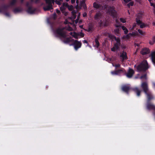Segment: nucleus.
<instances>
[{
    "mask_svg": "<svg viewBox=\"0 0 155 155\" xmlns=\"http://www.w3.org/2000/svg\"><path fill=\"white\" fill-rule=\"evenodd\" d=\"M65 29V28H58L55 31V33L61 37L62 40L64 43H67L72 42V39L71 38L67 37L68 33L64 31Z\"/></svg>",
    "mask_w": 155,
    "mask_h": 155,
    "instance_id": "obj_1",
    "label": "nucleus"
},
{
    "mask_svg": "<svg viewBox=\"0 0 155 155\" xmlns=\"http://www.w3.org/2000/svg\"><path fill=\"white\" fill-rule=\"evenodd\" d=\"M108 36L111 39H114L116 41V43L114 44V46L111 48V51L114 52L117 51L119 48L120 39L118 38H116L114 36L111 34H109Z\"/></svg>",
    "mask_w": 155,
    "mask_h": 155,
    "instance_id": "obj_2",
    "label": "nucleus"
},
{
    "mask_svg": "<svg viewBox=\"0 0 155 155\" xmlns=\"http://www.w3.org/2000/svg\"><path fill=\"white\" fill-rule=\"evenodd\" d=\"M141 87L143 89V90L145 92V93L147 96V97L148 99V100L149 101L150 99L152 98V97H150L151 95L150 94H148L147 93L148 92V88L147 83L146 82H142L141 84Z\"/></svg>",
    "mask_w": 155,
    "mask_h": 155,
    "instance_id": "obj_3",
    "label": "nucleus"
},
{
    "mask_svg": "<svg viewBox=\"0 0 155 155\" xmlns=\"http://www.w3.org/2000/svg\"><path fill=\"white\" fill-rule=\"evenodd\" d=\"M148 68V66L147 61H144L137 67V70L138 71L147 69Z\"/></svg>",
    "mask_w": 155,
    "mask_h": 155,
    "instance_id": "obj_4",
    "label": "nucleus"
},
{
    "mask_svg": "<svg viewBox=\"0 0 155 155\" xmlns=\"http://www.w3.org/2000/svg\"><path fill=\"white\" fill-rule=\"evenodd\" d=\"M45 1L47 5L44 7V10H48L52 8V3L54 2V0H45Z\"/></svg>",
    "mask_w": 155,
    "mask_h": 155,
    "instance_id": "obj_5",
    "label": "nucleus"
},
{
    "mask_svg": "<svg viewBox=\"0 0 155 155\" xmlns=\"http://www.w3.org/2000/svg\"><path fill=\"white\" fill-rule=\"evenodd\" d=\"M104 9H106V12L108 13L109 14L114 16L116 14V12L113 7H107L106 5L104 7Z\"/></svg>",
    "mask_w": 155,
    "mask_h": 155,
    "instance_id": "obj_6",
    "label": "nucleus"
},
{
    "mask_svg": "<svg viewBox=\"0 0 155 155\" xmlns=\"http://www.w3.org/2000/svg\"><path fill=\"white\" fill-rule=\"evenodd\" d=\"M70 45H73L75 49L77 50L78 48H80L81 45V42L75 40L73 44Z\"/></svg>",
    "mask_w": 155,
    "mask_h": 155,
    "instance_id": "obj_7",
    "label": "nucleus"
},
{
    "mask_svg": "<svg viewBox=\"0 0 155 155\" xmlns=\"http://www.w3.org/2000/svg\"><path fill=\"white\" fill-rule=\"evenodd\" d=\"M69 34L72 37L76 38H79V36L81 37H83L84 36V34L82 32H81L79 34H77L75 32H71L69 33Z\"/></svg>",
    "mask_w": 155,
    "mask_h": 155,
    "instance_id": "obj_8",
    "label": "nucleus"
},
{
    "mask_svg": "<svg viewBox=\"0 0 155 155\" xmlns=\"http://www.w3.org/2000/svg\"><path fill=\"white\" fill-rule=\"evenodd\" d=\"M134 74V71L131 68H129V71L126 74L127 77L128 78H131Z\"/></svg>",
    "mask_w": 155,
    "mask_h": 155,
    "instance_id": "obj_9",
    "label": "nucleus"
},
{
    "mask_svg": "<svg viewBox=\"0 0 155 155\" xmlns=\"http://www.w3.org/2000/svg\"><path fill=\"white\" fill-rule=\"evenodd\" d=\"M130 87L129 84L127 85H124L122 87V90L126 93H127L130 90Z\"/></svg>",
    "mask_w": 155,
    "mask_h": 155,
    "instance_id": "obj_10",
    "label": "nucleus"
},
{
    "mask_svg": "<svg viewBox=\"0 0 155 155\" xmlns=\"http://www.w3.org/2000/svg\"><path fill=\"white\" fill-rule=\"evenodd\" d=\"M95 19L97 21H99L102 18V15L100 13H97L94 17Z\"/></svg>",
    "mask_w": 155,
    "mask_h": 155,
    "instance_id": "obj_11",
    "label": "nucleus"
},
{
    "mask_svg": "<svg viewBox=\"0 0 155 155\" xmlns=\"http://www.w3.org/2000/svg\"><path fill=\"white\" fill-rule=\"evenodd\" d=\"M68 6V4L67 3H64L60 7V10L62 13L64 12V10Z\"/></svg>",
    "mask_w": 155,
    "mask_h": 155,
    "instance_id": "obj_12",
    "label": "nucleus"
},
{
    "mask_svg": "<svg viewBox=\"0 0 155 155\" xmlns=\"http://www.w3.org/2000/svg\"><path fill=\"white\" fill-rule=\"evenodd\" d=\"M123 69H121L115 71L111 72V73L112 75H119L120 74L123 73Z\"/></svg>",
    "mask_w": 155,
    "mask_h": 155,
    "instance_id": "obj_13",
    "label": "nucleus"
},
{
    "mask_svg": "<svg viewBox=\"0 0 155 155\" xmlns=\"http://www.w3.org/2000/svg\"><path fill=\"white\" fill-rule=\"evenodd\" d=\"M142 16L141 14H138L137 15V18H136V21L137 23H141V19Z\"/></svg>",
    "mask_w": 155,
    "mask_h": 155,
    "instance_id": "obj_14",
    "label": "nucleus"
},
{
    "mask_svg": "<svg viewBox=\"0 0 155 155\" xmlns=\"http://www.w3.org/2000/svg\"><path fill=\"white\" fill-rule=\"evenodd\" d=\"M149 53V51L147 48H144L141 51V54L143 55H145Z\"/></svg>",
    "mask_w": 155,
    "mask_h": 155,
    "instance_id": "obj_15",
    "label": "nucleus"
},
{
    "mask_svg": "<svg viewBox=\"0 0 155 155\" xmlns=\"http://www.w3.org/2000/svg\"><path fill=\"white\" fill-rule=\"evenodd\" d=\"M138 25L139 24L140 25V27L141 28H144L146 27H147L149 25L147 24L146 23H142L141 22V23H137Z\"/></svg>",
    "mask_w": 155,
    "mask_h": 155,
    "instance_id": "obj_16",
    "label": "nucleus"
},
{
    "mask_svg": "<svg viewBox=\"0 0 155 155\" xmlns=\"http://www.w3.org/2000/svg\"><path fill=\"white\" fill-rule=\"evenodd\" d=\"M76 13V12L74 11H73L72 12V16L71 18H69L70 19H71L72 21H73V20L76 18V15L75 14Z\"/></svg>",
    "mask_w": 155,
    "mask_h": 155,
    "instance_id": "obj_17",
    "label": "nucleus"
},
{
    "mask_svg": "<svg viewBox=\"0 0 155 155\" xmlns=\"http://www.w3.org/2000/svg\"><path fill=\"white\" fill-rule=\"evenodd\" d=\"M121 58L123 61L127 58L126 53L125 52H123L120 55Z\"/></svg>",
    "mask_w": 155,
    "mask_h": 155,
    "instance_id": "obj_18",
    "label": "nucleus"
},
{
    "mask_svg": "<svg viewBox=\"0 0 155 155\" xmlns=\"http://www.w3.org/2000/svg\"><path fill=\"white\" fill-rule=\"evenodd\" d=\"M134 91L135 93H136L137 96H139L140 95V93L141 91L137 87L135 88L134 89Z\"/></svg>",
    "mask_w": 155,
    "mask_h": 155,
    "instance_id": "obj_19",
    "label": "nucleus"
},
{
    "mask_svg": "<svg viewBox=\"0 0 155 155\" xmlns=\"http://www.w3.org/2000/svg\"><path fill=\"white\" fill-rule=\"evenodd\" d=\"M147 107L148 109H154L155 108L153 105L151 104H147Z\"/></svg>",
    "mask_w": 155,
    "mask_h": 155,
    "instance_id": "obj_20",
    "label": "nucleus"
},
{
    "mask_svg": "<svg viewBox=\"0 0 155 155\" xmlns=\"http://www.w3.org/2000/svg\"><path fill=\"white\" fill-rule=\"evenodd\" d=\"M93 5L94 7L95 8H99L100 9H101L100 5L97 3L94 2V3Z\"/></svg>",
    "mask_w": 155,
    "mask_h": 155,
    "instance_id": "obj_21",
    "label": "nucleus"
},
{
    "mask_svg": "<svg viewBox=\"0 0 155 155\" xmlns=\"http://www.w3.org/2000/svg\"><path fill=\"white\" fill-rule=\"evenodd\" d=\"M132 35L131 34H128L125 36H123L122 37V38L123 39H125V40L129 38L130 37V36H131Z\"/></svg>",
    "mask_w": 155,
    "mask_h": 155,
    "instance_id": "obj_22",
    "label": "nucleus"
},
{
    "mask_svg": "<svg viewBox=\"0 0 155 155\" xmlns=\"http://www.w3.org/2000/svg\"><path fill=\"white\" fill-rule=\"evenodd\" d=\"M149 1L151 5L155 8V0H149Z\"/></svg>",
    "mask_w": 155,
    "mask_h": 155,
    "instance_id": "obj_23",
    "label": "nucleus"
},
{
    "mask_svg": "<svg viewBox=\"0 0 155 155\" xmlns=\"http://www.w3.org/2000/svg\"><path fill=\"white\" fill-rule=\"evenodd\" d=\"M121 28L124 31L125 34H126L127 33L128 30L126 27L124 26H122Z\"/></svg>",
    "mask_w": 155,
    "mask_h": 155,
    "instance_id": "obj_24",
    "label": "nucleus"
},
{
    "mask_svg": "<svg viewBox=\"0 0 155 155\" xmlns=\"http://www.w3.org/2000/svg\"><path fill=\"white\" fill-rule=\"evenodd\" d=\"M152 59L153 61L155 63V51L152 54Z\"/></svg>",
    "mask_w": 155,
    "mask_h": 155,
    "instance_id": "obj_25",
    "label": "nucleus"
},
{
    "mask_svg": "<svg viewBox=\"0 0 155 155\" xmlns=\"http://www.w3.org/2000/svg\"><path fill=\"white\" fill-rule=\"evenodd\" d=\"M77 13L78 14V17H77V19L75 21V23H76V24L78 22V20L79 18V16L80 15V13L78 12Z\"/></svg>",
    "mask_w": 155,
    "mask_h": 155,
    "instance_id": "obj_26",
    "label": "nucleus"
},
{
    "mask_svg": "<svg viewBox=\"0 0 155 155\" xmlns=\"http://www.w3.org/2000/svg\"><path fill=\"white\" fill-rule=\"evenodd\" d=\"M95 43L96 44V45H94V47H98L99 45V43L97 39H96L95 40Z\"/></svg>",
    "mask_w": 155,
    "mask_h": 155,
    "instance_id": "obj_27",
    "label": "nucleus"
},
{
    "mask_svg": "<svg viewBox=\"0 0 155 155\" xmlns=\"http://www.w3.org/2000/svg\"><path fill=\"white\" fill-rule=\"evenodd\" d=\"M81 6H83L84 8H85L86 7V5L84 1H83L81 2Z\"/></svg>",
    "mask_w": 155,
    "mask_h": 155,
    "instance_id": "obj_28",
    "label": "nucleus"
},
{
    "mask_svg": "<svg viewBox=\"0 0 155 155\" xmlns=\"http://www.w3.org/2000/svg\"><path fill=\"white\" fill-rule=\"evenodd\" d=\"M138 31L139 33L141 35H143L145 34V32H144L143 31L141 30L140 29H138Z\"/></svg>",
    "mask_w": 155,
    "mask_h": 155,
    "instance_id": "obj_29",
    "label": "nucleus"
},
{
    "mask_svg": "<svg viewBox=\"0 0 155 155\" xmlns=\"http://www.w3.org/2000/svg\"><path fill=\"white\" fill-rule=\"evenodd\" d=\"M112 65L113 66H114L116 68H119L120 66V65L119 64H114L112 63Z\"/></svg>",
    "mask_w": 155,
    "mask_h": 155,
    "instance_id": "obj_30",
    "label": "nucleus"
},
{
    "mask_svg": "<svg viewBox=\"0 0 155 155\" xmlns=\"http://www.w3.org/2000/svg\"><path fill=\"white\" fill-rule=\"evenodd\" d=\"M153 42H152L151 41L150 42V44L151 45L153 44L154 43H155V37H153L152 39Z\"/></svg>",
    "mask_w": 155,
    "mask_h": 155,
    "instance_id": "obj_31",
    "label": "nucleus"
},
{
    "mask_svg": "<svg viewBox=\"0 0 155 155\" xmlns=\"http://www.w3.org/2000/svg\"><path fill=\"white\" fill-rule=\"evenodd\" d=\"M67 7L68 8V9L69 10H72L73 8V7L72 5L68 6V5Z\"/></svg>",
    "mask_w": 155,
    "mask_h": 155,
    "instance_id": "obj_32",
    "label": "nucleus"
},
{
    "mask_svg": "<svg viewBox=\"0 0 155 155\" xmlns=\"http://www.w3.org/2000/svg\"><path fill=\"white\" fill-rule=\"evenodd\" d=\"M120 20L123 23H125L126 22V21L125 20V19L122 18H120Z\"/></svg>",
    "mask_w": 155,
    "mask_h": 155,
    "instance_id": "obj_33",
    "label": "nucleus"
},
{
    "mask_svg": "<svg viewBox=\"0 0 155 155\" xmlns=\"http://www.w3.org/2000/svg\"><path fill=\"white\" fill-rule=\"evenodd\" d=\"M114 32H115V33L116 34H119V29L117 28V29H115L114 30Z\"/></svg>",
    "mask_w": 155,
    "mask_h": 155,
    "instance_id": "obj_34",
    "label": "nucleus"
},
{
    "mask_svg": "<svg viewBox=\"0 0 155 155\" xmlns=\"http://www.w3.org/2000/svg\"><path fill=\"white\" fill-rule=\"evenodd\" d=\"M136 26V23H134L133 25L132 28H130L129 29L130 30H132Z\"/></svg>",
    "mask_w": 155,
    "mask_h": 155,
    "instance_id": "obj_35",
    "label": "nucleus"
},
{
    "mask_svg": "<svg viewBox=\"0 0 155 155\" xmlns=\"http://www.w3.org/2000/svg\"><path fill=\"white\" fill-rule=\"evenodd\" d=\"M140 78L141 79H146L147 78L146 75L145 74V75H144L142 76Z\"/></svg>",
    "mask_w": 155,
    "mask_h": 155,
    "instance_id": "obj_36",
    "label": "nucleus"
},
{
    "mask_svg": "<svg viewBox=\"0 0 155 155\" xmlns=\"http://www.w3.org/2000/svg\"><path fill=\"white\" fill-rule=\"evenodd\" d=\"M55 2L58 5H61V3L60 2V1H58L56 0H55Z\"/></svg>",
    "mask_w": 155,
    "mask_h": 155,
    "instance_id": "obj_37",
    "label": "nucleus"
},
{
    "mask_svg": "<svg viewBox=\"0 0 155 155\" xmlns=\"http://www.w3.org/2000/svg\"><path fill=\"white\" fill-rule=\"evenodd\" d=\"M100 22H101L100 23H101V25H103V26L107 25V24H106L105 23H104L102 22V20H100Z\"/></svg>",
    "mask_w": 155,
    "mask_h": 155,
    "instance_id": "obj_38",
    "label": "nucleus"
},
{
    "mask_svg": "<svg viewBox=\"0 0 155 155\" xmlns=\"http://www.w3.org/2000/svg\"><path fill=\"white\" fill-rule=\"evenodd\" d=\"M31 8H29L28 10V12L30 14H33V12L31 11Z\"/></svg>",
    "mask_w": 155,
    "mask_h": 155,
    "instance_id": "obj_39",
    "label": "nucleus"
},
{
    "mask_svg": "<svg viewBox=\"0 0 155 155\" xmlns=\"http://www.w3.org/2000/svg\"><path fill=\"white\" fill-rule=\"evenodd\" d=\"M133 5V3L132 2H130L128 4V6H132Z\"/></svg>",
    "mask_w": 155,
    "mask_h": 155,
    "instance_id": "obj_40",
    "label": "nucleus"
},
{
    "mask_svg": "<svg viewBox=\"0 0 155 155\" xmlns=\"http://www.w3.org/2000/svg\"><path fill=\"white\" fill-rule=\"evenodd\" d=\"M64 14V15L65 16H66L67 15L68 13L67 12H65L64 11V12L63 13Z\"/></svg>",
    "mask_w": 155,
    "mask_h": 155,
    "instance_id": "obj_41",
    "label": "nucleus"
},
{
    "mask_svg": "<svg viewBox=\"0 0 155 155\" xmlns=\"http://www.w3.org/2000/svg\"><path fill=\"white\" fill-rule=\"evenodd\" d=\"M67 29L69 30V31H71L72 30V28L71 27H69Z\"/></svg>",
    "mask_w": 155,
    "mask_h": 155,
    "instance_id": "obj_42",
    "label": "nucleus"
},
{
    "mask_svg": "<svg viewBox=\"0 0 155 155\" xmlns=\"http://www.w3.org/2000/svg\"><path fill=\"white\" fill-rule=\"evenodd\" d=\"M130 0H124V1L126 3L130 2Z\"/></svg>",
    "mask_w": 155,
    "mask_h": 155,
    "instance_id": "obj_43",
    "label": "nucleus"
},
{
    "mask_svg": "<svg viewBox=\"0 0 155 155\" xmlns=\"http://www.w3.org/2000/svg\"><path fill=\"white\" fill-rule=\"evenodd\" d=\"M76 0H71V3L72 4L74 3L75 2Z\"/></svg>",
    "mask_w": 155,
    "mask_h": 155,
    "instance_id": "obj_44",
    "label": "nucleus"
},
{
    "mask_svg": "<svg viewBox=\"0 0 155 155\" xmlns=\"http://www.w3.org/2000/svg\"><path fill=\"white\" fill-rule=\"evenodd\" d=\"M83 17H85L87 15V14L86 13H84L83 14Z\"/></svg>",
    "mask_w": 155,
    "mask_h": 155,
    "instance_id": "obj_45",
    "label": "nucleus"
},
{
    "mask_svg": "<svg viewBox=\"0 0 155 155\" xmlns=\"http://www.w3.org/2000/svg\"><path fill=\"white\" fill-rule=\"evenodd\" d=\"M56 12H57L58 13V14H59L60 13V11L59 10H57V9L56 10Z\"/></svg>",
    "mask_w": 155,
    "mask_h": 155,
    "instance_id": "obj_46",
    "label": "nucleus"
},
{
    "mask_svg": "<svg viewBox=\"0 0 155 155\" xmlns=\"http://www.w3.org/2000/svg\"><path fill=\"white\" fill-rule=\"evenodd\" d=\"M5 15H6V16H9V14L8 13H5Z\"/></svg>",
    "mask_w": 155,
    "mask_h": 155,
    "instance_id": "obj_47",
    "label": "nucleus"
},
{
    "mask_svg": "<svg viewBox=\"0 0 155 155\" xmlns=\"http://www.w3.org/2000/svg\"><path fill=\"white\" fill-rule=\"evenodd\" d=\"M64 23L66 24H68V20H66L64 22Z\"/></svg>",
    "mask_w": 155,
    "mask_h": 155,
    "instance_id": "obj_48",
    "label": "nucleus"
},
{
    "mask_svg": "<svg viewBox=\"0 0 155 155\" xmlns=\"http://www.w3.org/2000/svg\"><path fill=\"white\" fill-rule=\"evenodd\" d=\"M84 41V43H86L87 44V42L86 40H84V41Z\"/></svg>",
    "mask_w": 155,
    "mask_h": 155,
    "instance_id": "obj_49",
    "label": "nucleus"
},
{
    "mask_svg": "<svg viewBox=\"0 0 155 155\" xmlns=\"http://www.w3.org/2000/svg\"><path fill=\"white\" fill-rule=\"evenodd\" d=\"M76 9H77L78 10L79 8H78V5H77L76 6Z\"/></svg>",
    "mask_w": 155,
    "mask_h": 155,
    "instance_id": "obj_50",
    "label": "nucleus"
},
{
    "mask_svg": "<svg viewBox=\"0 0 155 155\" xmlns=\"http://www.w3.org/2000/svg\"><path fill=\"white\" fill-rule=\"evenodd\" d=\"M76 2L77 4H78L79 3V1L78 0H76Z\"/></svg>",
    "mask_w": 155,
    "mask_h": 155,
    "instance_id": "obj_51",
    "label": "nucleus"
},
{
    "mask_svg": "<svg viewBox=\"0 0 155 155\" xmlns=\"http://www.w3.org/2000/svg\"><path fill=\"white\" fill-rule=\"evenodd\" d=\"M80 27L81 28H83V25H80Z\"/></svg>",
    "mask_w": 155,
    "mask_h": 155,
    "instance_id": "obj_52",
    "label": "nucleus"
},
{
    "mask_svg": "<svg viewBox=\"0 0 155 155\" xmlns=\"http://www.w3.org/2000/svg\"><path fill=\"white\" fill-rule=\"evenodd\" d=\"M153 25H155V22H153Z\"/></svg>",
    "mask_w": 155,
    "mask_h": 155,
    "instance_id": "obj_53",
    "label": "nucleus"
},
{
    "mask_svg": "<svg viewBox=\"0 0 155 155\" xmlns=\"http://www.w3.org/2000/svg\"><path fill=\"white\" fill-rule=\"evenodd\" d=\"M60 1H61V2H63V0H59Z\"/></svg>",
    "mask_w": 155,
    "mask_h": 155,
    "instance_id": "obj_54",
    "label": "nucleus"
},
{
    "mask_svg": "<svg viewBox=\"0 0 155 155\" xmlns=\"http://www.w3.org/2000/svg\"><path fill=\"white\" fill-rule=\"evenodd\" d=\"M69 0H66V1L67 2H68L69 1Z\"/></svg>",
    "mask_w": 155,
    "mask_h": 155,
    "instance_id": "obj_55",
    "label": "nucleus"
},
{
    "mask_svg": "<svg viewBox=\"0 0 155 155\" xmlns=\"http://www.w3.org/2000/svg\"><path fill=\"white\" fill-rule=\"evenodd\" d=\"M119 26L118 25H116V27H118Z\"/></svg>",
    "mask_w": 155,
    "mask_h": 155,
    "instance_id": "obj_56",
    "label": "nucleus"
},
{
    "mask_svg": "<svg viewBox=\"0 0 155 155\" xmlns=\"http://www.w3.org/2000/svg\"><path fill=\"white\" fill-rule=\"evenodd\" d=\"M101 9H104V8L103 7H102V8H101Z\"/></svg>",
    "mask_w": 155,
    "mask_h": 155,
    "instance_id": "obj_57",
    "label": "nucleus"
},
{
    "mask_svg": "<svg viewBox=\"0 0 155 155\" xmlns=\"http://www.w3.org/2000/svg\"><path fill=\"white\" fill-rule=\"evenodd\" d=\"M37 1L38 0H36Z\"/></svg>",
    "mask_w": 155,
    "mask_h": 155,
    "instance_id": "obj_58",
    "label": "nucleus"
}]
</instances>
